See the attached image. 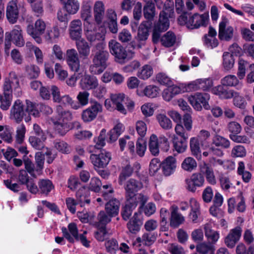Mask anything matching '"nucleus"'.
<instances>
[{"label":"nucleus","mask_w":254,"mask_h":254,"mask_svg":"<svg viewBox=\"0 0 254 254\" xmlns=\"http://www.w3.org/2000/svg\"><path fill=\"white\" fill-rule=\"evenodd\" d=\"M190 143L191 154L195 157L200 156L201 151L198 138L196 137L191 138Z\"/></svg>","instance_id":"obj_51"},{"label":"nucleus","mask_w":254,"mask_h":254,"mask_svg":"<svg viewBox=\"0 0 254 254\" xmlns=\"http://www.w3.org/2000/svg\"><path fill=\"white\" fill-rule=\"evenodd\" d=\"M163 174L166 176L172 174L176 168V159L172 156H169L162 163Z\"/></svg>","instance_id":"obj_25"},{"label":"nucleus","mask_w":254,"mask_h":254,"mask_svg":"<svg viewBox=\"0 0 254 254\" xmlns=\"http://www.w3.org/2000/svg\"><path fill=\"white\" fill-rule=\"evenodd\" d=\"M188 138H181L174 136L173 138V143L175 149L178 153H183L187 148V139Z\"/></svg>","instance_id":"obj_36"},{"label":"nucleus","mask_w":254,"mask_h":254,"mask_svg":"<svg viewBox=\"0 0 254 254\" xmlns=\"http://www.w3.org/2000/svg\"><path fill=\"white\" fill-rule=\"evenodd\" d=\"M106 251L110 254H115L119 250V246L117 241L115 239L107 241L105 244Z\"/></svg>","instance_id":"obj_61"},{"label":"nucleus","mask_w":254,"mask_h":254,"mask_svg":"<svg viewBox=\"0 0 254 254\" xmlns=\"http://www.w3.org/2000/svg\"><path fill=\"white\" fill-rule=\"evenodd\" d=\"M35 160L36 164V173L39 175H41L44 169L45 162L44 154L42 151L37 152L35 155Z\"/></svg>","instance_id":"obj_44"},{"label":"nucleus","mask_w":254,"mask_h":254,"mask_svg":"<svg viewBox=\"0 0 254 254\" xmlns=\"http://www.w3.org/2000/svg\"><path fill=\"white\" fill-rule=\"evenodd\" d=\"M156 119L159 125L163 129L168 130L172 128L171 121L165 114H158L156 116Z\"/></svg>","instance_id":"obj_46"},{"label":"nucleus","mask_w":254,"mask_h":254,"mask_svg":"<svg viewBox=\"0 0 254 254\" xmlns=\"http://www.w3.org/2000/svg\"><path fill=\"white\" fill-rule=\"evenodd\" d=\"M208 18V15L207 14L195 13L191 15L189 13L184 12L179 16L178 21L181 25H186L188 28L193 29L200 26H205L207 24Z\"/></svg>","instance_id":"obj_5"},{"label":"nucleus","mask_w":254,"mask_h":254,"mask_svg":"<svg viewBox=\"0 0 254 254\" xmlns=\"http://www.w3.org/2000/svg\"><path fill=\"white\" fill-rule=\"evenodd\" d=\"M136 129L138 133L140 136L137 139L136 143V150L134 143L132 141L128 142V150L130 154V158L136 159L137 156L142 157L144 156L146 149V142L142 138L146 132L147 127L145 123L141 121H137L136 123Z\"/></svg>","instance_id":"obj_2"},{"label":"nucleus","mask_w":254,"mask_h":254,"mask_svg":"<svg viewBox=\"0 0 254 254\" xmlns=\"http://www.w3.org/2000/svg\"><path fill=\"white\" fill-rule=\"evenodd\" d=\"M5 79H9V84L13 87L14 95L17 97L21 96V91L19 88V79L16 73L13 71L10 72L8 77H6Z\"/></svg>","instance_id":"obj_33"},{"label":"nucleus","mask_w":254,"mask_h":254,"mask_svg":"<svg viewBox=\"0 0 254 254\" xmlns=\"http://www.w3.org/2000/svg\"><path fill=\"white\" fill-rule=\"evenodd\" d=\"M151 24V21H145L140 25L138 30V37L140 40H145L147 38Z\"/></svg>","instance_id":"obj_37"},{"label":"nucleus","mask_w":254,"mask_h":254,"mask_svg":"<svg viewBox=\"0 0 254 254\" xmlns=\"http://www.w3.org/2000/svg\"><path fill=\"white\" fill-rule=\"evenodd\" d=\"M15 136V142L22 143L25 138L26 127L23 124H21L16 128Z\"/></svg>","instance_id":"obj_57"},{"label":"nucleus","mask_w":254,"mask_h":254,"mask_svg":"<svg viewBox=\"0 0 254 254\" xmlns=\"http://www.w3.org/2000/svg\"><path fill=\"white\" fill-rule=\"evenodd\" d=\"M153 73L152 67L149 65H145L138 73V76L143 79H148Z\"/></svg>","instance_id":"obj_59"},{"label":"nucleus","mask_w":254,"mask_h":254,"mask_svg":"<svg viewBox=\"0 0 254 254\" xmlns=\"http://www.w3.org/2000/svg\"><path fill=\"white\" fill-rule=\"evenodd\" d=\"M105 44L101 43L96 44L92 49L91 58L92 64L89 66L90 72L94 74H99L107 67L109 54L105 50Z\"/></svg>","instance_id":"obj_1"},{"label":"nucleus","mask_w":254,"mask_h":254,"mask_svg":"<svg viewBox=\"0 0 254 254\" xmlns=\"http://www.w3.org/2000/svg\"><path fill=\"white\" fill-rule=\"evenodd\" d=\"M45 29L46 24L45 22L43 20L39 19L35 22L34 27L31 24H29L27 26V32L38 43H41L42 39L40 36L44 33Z\"/></svg>","instance_id":"obj_11"},{"label":"nucleus","mask_w":254,"mask_h":254,"mask_svg":"<svg viewBox=\"0 0 254 254\" xmlns=\"http://www.w3.org/2000/svg\"><path fill=\"white\" fill-rule=\"evenodd\" d=\"M228 20L223 18L219 25L218 37L221 40L229 41L233 37L234 30L232 27L228 26L226 28Z\"/></svg>","instance_id":"obj_18"},{"label":"nucleus","mask_w":254,"mask_h":254,"mask_svg":"<svg viewBox=\"0 0 254 254\" xmlns=\"http://www.w3.org/2000/svg\"><path fill=\"white\" fill-rule=\"evenodd\" d=\"M5 40L12 42L18 47H23L25 44L21 28L19 25H15L11 32L5 33Z\"/></svg>","instance_id":"obj_14"},{"label":"nucleus","mask_w":254,"mask_h":254,"mask_svg":"<svg viewBox=\"0 0 254 254\" xmlns=\"http://www.w3.org/2000/svg\"><path fill=\"white\" fill-rule=\"evenodd\" d=\"M169 27V21L166 12L162 10L160 13L158 22L155 24L152 34V40L157 43L160 38L161 33L166 31Z\"/></svg>","instance_id":"obj_8"},{"label":"nucleus","mask_w":254,"mask_h":254,"mask_svg":"<svg viewBox=\"0 0 254 254\" xmlns=\"http://www.w3.org/2000/svg\"><path fill=\"white\" fill-rule=\"evenodd\" d=\"M66 60L69 68L77 72L80 67V61L77 52L74 49H68L66 52Z\"/></svg>","instance_id":"obj_17"},{"label":"nucleus","mask_w":254,"mask_h":254,"mask_svg":"<svg viewBox=\"0 0 254 254\" xmlns=\"http://www.w3.org/2000/svg\"><path fill=\"white\" fill-rule=\"evenodd\" d=\"M212 143L217 147H221L223 148H228L230 145L228 139L218 134H216L213 137Z\"/></svg>","instance_id":"obj_48"},{"label":"nucleus","mask_w":254,"mask_h":254,"mask_svg":"<svg viewBox=\"0 0 254 254\" xmlns=\"http://www.w3.org/2000/svg\"><path fill=\"white\" fill-rule=\"evenodd\" d=\"M142 184L138 181L130 179L128 181V208L134 209L137 205L143 206L148 200V197L135 192L141 189Z\"/></svg>","instance_id":"obj_3"},{"label":"nucleus","mask_w":254,"mask_h":254,"mask_svg":"<svg viewBox=\"0 0 254 254\" xmlns=\"http://www.w3.org/2000/svg\"><path fill=\"white\" fill-rule=\"evenodd\" d=\"M171 217L170 225L171 227L177 228L185 221L184 217L178 212V207L173 205L170 207Z\"/></svg>","instance_id":"obj_22"},{"label":"nucleus","mask_w":254,"mask_h":254,"mask_svg":"<svg viewBox=\"0 0 254 254\" xmlns=\"http://www.w3.org/2000/svg\"><path fill=\"white\" fill-rule=\"evenodd\" d=\"M39 190L41 193L47 195L54 188V186L49 179H41L38 182Z\"/></svg>","instance_id":"obj_35"},{"label":"nucleus","mask_w":254,"mask_h":254,"mask_svg":"<svg viewBox=\"0 0 254 254\" xmlns=\"http://www.w3.org/2000/svg\"><path fill=\"white\" fill-rule=\"evenodd\" d=\"M227 129L230 134H238L242 130V127L237 122H230L227 125Z\"/></svg>","instance_id":"obj_62"},{"label":"nucleus","mask_w":254,"mask_h":254,"mask_svg":"<svg viewBox=\"0 0 254 254\" xmlns=\"http://www.w3.org/2000/svg\"><path fill=\"white\" fill-rule=\"evenodd\" d=\"M200 172L205 175L207 182L212 185L216 184V179L214 175V171L211 166L206 163H204L200 166Z\"/></svg>","instance_id":"obj_27"},{"label":"nucleus","mask_w":254,"mask_h":254,"mask_svg":"<svg viewBox=\"0 0 254 254\" xmlns=\"http://www.w3.org/2000/svg\"><path fill=\"white\" fill-rule=\"evenodd\" d=\"M94 17L98 23L101 22L104 14V5L101 1H97L94 5Z\"/></svg>","instance_id":"obj_43"},{"label":"nucleus","mask_w":254,"mask_h":254,"mask_svg":"<svg viewBox=\"0 0 254 254\" xmlns=\"http://www.w3.org/2000/svg\"><path fill=\"white\" fill-rule=\"evenodd\" d=\"M90 192L84 187L80 188L76 193V200L77 203L83 206L85 204L90 202Z\"/></svg>","instance_id":"obj_28"},{"label":"nucleus","mask_w":254,"mask_h":254,"mask_svg":"<svg viewBox=\"0 0 254 254\" xmlns=\"http://www.w3.org/2000/svg\"><path fill=\"white\" fill-rule=\"evenodd\" d=\"M233 104L234 106L241 108L244 109L247 104V102L244 97L240 96L239 93L233 91Z\"/></svg>","instance_id":"obj_55"},{"label":"nucleus","mask_w":254,"mask_h":254,"mask_svg":"<svg viewBox=\"0 0 254 254\" xmlns=\"http://www.w3.org/2000/svg\"><path fill=\"white\" fill-rule=\"evenodd\" d=\"M90 94L87 91H80L77 95L76 98L78 100L79 109L85 106L88 104Z\"/></svg>","instance_id":"obj_54"},{"label":"nucleus","mask_w":254,"mask_h":254,"mask_svg":"<svg viewBox=\"0 0 254 254\" xmlns=\"http://www.w3.org/2000/svg\"><path fill=\"white\" fill-rule=\"evenodd\" d=\"M94 24H89L88 27L85 31V35L87 40L91 44H98L102 43L105 44L103 42L104 40V35L94 29Z\"/></svg>","instance_id":"obj_16"},{"label":"nucleus","mask_w":254,"mask_h":254,"mask_svg":"<svg viewBox=\"0 0 254 254\" xmlns=\"http://www.w3.org/2000/svg\"><path fill=\"white\" fill-rule=\"evenodd\" d=\"M235 60L233 55L229 52H224L223 55L222 65L226 70H229L234 66Z\"/></svg>","instance_id":"obj_45"},{"label":"nucleus","mask_w":254,"mask_h":254,"mask_svg":"<svg viewBox=\"0 0 254 254\" xmlns=\"http://www.w3.org/2000/svg\"><path fill=\"white\" fill-rule=\"evenodd\" d=\"M76 41V46L80 57L87 59L90 53V46L89 43L83 38Z\"/></svg>","instance_id":"obj_26"},{"label":"nucleus","mask_w":254,"mask_h":254,"mask_svg":"<svg viewBox=\"0 0 254 254\" xmlns=\"http://www.w3.org/2000/svg\"><path fill=\"white\" fill-rule=\"evenodd\" d=\"M56 115L51 118L54 125L55 130L61 135H64L68 130L67 122L72 118L71 113L68 111L64 110L61 105L56 107Z\"/></svg>","instance_id":"obj_4"},{"label":"nucleus","mask_w":254,"mask_h":254,"mask_svg":"<svg viewBox=\"0 0 254 254\" xmlns=\"http://www.w3.org/2000/svg\"><path fill=\"white\" fill-rule=\"evenodd\" d=\"M222 85L227 87H237L241 88L242 83L239 81L237 77L234 75L229 74L225 76L221 80Z\"/></svg>","instance_id":"obj_31"},{"label":"nucleus","mask_w":254,"mask_h":254,"mask_svg":"<svg viewBox=\"0 0 254 254\" xmlns=\"http://www.w3.org/2000/svg\"><path fill=\"white\" fill-rule=\"evenodd\" d=\"M80 3L78 0H67L64 3V7L68 14H74L78 11Z\"/></svg>","instance_id":"obj_40"},{"label":"nucleus","mask_w":254,"mask_h":254,"mask_svg":"<svg viewBox=\"0 0 254 254\" xmlns=\"http://www.w3.org/2000/svg\"><path fill=\"white\" fill-rule=\"evenodd\" d=\"M18 0H11L7 5L6 16L8 21L13 24L17 21L19 11L17 7Z\"/></svg>","instance_id":"obj_19"},{"label":"nucleus","mask_w":254,"mask_h":254,"mask_svg":"<svg viewBox=\"0 0 254 254\" xmlns=\"http://www.w3.org/2000/svg\"><path fill=\"white\" fill-rule=\"evenodd\" d=\"M125 128V127L122 123L118 122L114 126V127L112 129H111L108 133L109 138L107 139V141L113 142L117 140L119 136L120 135V134L117 133V131H116V128Z\"/></svg>","instance_id":"obj_56"},{"label":"nucleus","mask_w":254,"mask_h":254,"mask_svg":"<svg viewBox=\"0 0 254 254\" xmlns=\"http://www.w3.org/2000/svg\"><path fill=\"white\" fill-rule=\"evenodd\" d=\"M109 47L111 54L117 59V61L121 64L125 63L127 57L126 49L115 41L110 42Z\"/></svg>","instance_id":"obj_15"},{"label":"nucleus","mask_w":254,"mask_h":254,"mask_svg":"<svg viewBox=\"0 0 254 254\" xmlns=\"http://www.w3.org/2000/svg\"><path fill=\"white\" fill-rule=\"evenodd\" d=\"M143 14L148 21L151 22L155 15V7L153 3L149 1L146 3L143 8Z\"/></svg>","instance_id":"obj_42"},{"label":"nucleus","mask_w":254,"mask_h":254,"mask_svg":"<svg viewBox=\"0 0 254 254\" xmlns=\"http://www.w3.org/2000/svg\"><path fill=\"white\" fill-rule=\"evenodd\" d=\"M39 137L31 136L29 138V141L31 146L35 149L39 150H42L45 149L44 141Z\"/></svg>","instance_id":"obj_50"},{"label":"nucleus","mask_w":254,"mask_h":254,"mask_svg":"<svg viewBox=\"0 0 254 254\" xmlns=\"http://www.w3.org/2000/svg\"><path fill=\"white\" fill-rule=\"evenodd\" d=\"M205 236L211 244H215L219 238V234L218 231L212 229V224L207 223L204 225Z\"/></svg>","instance_id":"obj_29"},{"label":"nucleus","mask_w":254,"mask_h":254,"mask_svg":"<svg viewBox=\"0 0 254 254\" xmlns=\"http://www.w3.org/2000/svg\"><path fill=\"white\" fill-rule=\"evenodd\" d=\"M106 137V130L102 129L98 137H94V141L95 143L94 148L97 149H102L105 145V139Z\"/></svg>","instance_id":"obj_49"},{"label":"nucleus","mask_w":254,"mask_h":254,"mask_svg":"<svg viewBox=\"0 0 254 254\" xmlns=\"http://www.w3.org/2000/svg\"><path fill=\"white\" fill-rule=\"evenodd\" d=\"M102 111V106L97 101H93L91 105L84 110L81 114V118L84 122L89 123L93 121L99 113Z\"/></svg>","instance_id":"obj_10"},{"label":"nucleus","mask_w":254,"mask_h":254,"mask_svg":"<svg viewBox=\"0 0 254 254\" xmlns=\"http://www.w3.org/2000/svg\"><path fill=\"white\" fill-rule=\"evenodd\" d=\"M28 77L30 79L37 78L40 74V70L39 67L35 65H30L26 68Z\"/></svg>","instance_id":"obj_60"},{"label":"nucleus","mask_w":254,"mask_h":254,"mask_svg":"<svg viewBox=\"0 0 254 254\" xmlns=\"http://www.w3.org/2000/svg\"><path fill=\"white\" fill-rule=\"evenodd\" d=\"M241 34L243 39L246 41L254 42V32L247 28L241 29Z\"/></svg>","instance_id":"obj_64"},{"label":"nucleus","mask_w":254,"mask_h":254,"mask_svg":"<svg viewBox=\"0 0 254 254\" xmlns=\"http://www.w3.org/2000/svg\"><path fill=\"white\" fill-rule=\"evenodd\" d=\"M191 202L193 204L194 208H192L189 215V218L192 222L196 223L197 222L198 216L200 215L199 205L195 200H192Z\"/></svg>","instance_id":"obj_58"},{"label":"nucleus","mask_w":254,"mask_h":254,"mask_svg":"<svg viewBox=\"0 0 254 254\" xmlns=\"http://www.w3.org/2000/svg\"><path fill=\"white\" fill-rule=\"evenodd\" d=\"M9 118L14 122L19 124L24 119L28 123L31 120L29 115H27L25 105L20 99L16 100L10 110Z\"/></svg>","instance_id":"obj_6"},{"label":"nucleus","mask_w":254,"mask_h":254,"mask_svg":"<svg viewBox=\"0 0 254 254\" xmlns=\"http://www.w3.org/2000/svg\"><path fill=\"white\" fill-rule=\"evenodd\" d=\"M68 229L72 237L71 236L65 227H63L62 231L64 237L70 243H73L75 239L76 241H80L85 247H89L90 242L87 240L86 237L83 234L78 235V229L76 225L74 223H69L68 225Z\"/></svg>","instance_id":"obj_7"},{"label":"nucleus","mask_w":254,"mask_h":254,"mask_svg":"<svg viewBox=\"0 0 254 254\" xmlns=\"http://www.w3.org/2000/svg\"><path fill=\"white\" fill-rule=\"evenodd\" d=\"M82 22L79 19L72 20L69 25V34L70 38L77 40L81 38L82 32Z\"/></svg>","instance_id":"obj_24"},{"label":"nucleus","mask_w":254,"mask_h":254,"mask_svg":"<svg viewBox=\"0 0 254 254\" xmlns=\"http://www.w3.org/2000/svg\"><path fill=\"white\" fill-rule=\"evenodd\" d=\"M149 150L153 155H157L159 152L158 138L154 134L151 135L149 143Z\"/></svg>","instance_id":"obj_52"},{"label":"nucleus","mask_w":254,"mask_h":254,"mask_svg":"<svg viewBox=\"0 0 254 254\" xmlns=\"http://www.w3.org/2000/svg\"><path fill=\"white\" fill-rule=\"evenodd\" d=\"M26 106H25V110L27 115L33 116L35 117H38L40 115L39 109L38 107L39 104H36L30 101L29 100H26Z\"/></svg>","instance_id":"obj_38"},{"label":"nucleus","mask_w":254,"mask_h":254,"mask_svg":"<svg viewBox=\"0 0 254 254\" xmlns=\"http://www.w3.org/2000/svg\"><path fill=\"white\" fill-rule=\"evenodd\" d=\"M242 232V228L239 226L232 229L225 238V243L226 245L230 248H234L236 244L239 240L241 236Z\"/></svg>","instance_id":"obj_20"},{"label":"nucleus","mask_w":254,"mask_h":254,"mask_svg":"<svg viewBox=\"0 0 254 254\" xmlns=\"http://www.w3.org/2000/svg\"><path fill=\"white\" fill-rule=\"evenodd\" d=\"M181 167L184 171L191 172L196 169L197 162L193 158L188 157L182 162Z\"/></svg>","instance_id":"obj_41"},{"label":"nucleus","mask_w":254,"mask_h":254,"mask_svg":"<svg viewBox=\"0 0 254 254\" xmlns=\"http://www.w3.org/2000/svg\"><path fill=\"white\" fill-rule=\"evenodd\" d=\"M176 37L172 31H168L160 38L162 45L166 47H172L176 43Z\"/></svg>","instance_id":"obj_39"},{"label":"nucleus","mask_w":254,"mask_h":254,"mask_svg":"<svg viewBox=\"0 0 254 254\" xmlns=\"http://www.w3.org/2000/svg\"><path fill=\"white\" fill-rule=\"evenodd\" d=\"M142 225V220L141 214L135 212L130 220L129 223L128 224V230L130 233L135 234L140 231Z\"/></svg>","instance_id":"obj_23"},{"label":"nucleus","mask_w":254,"mask_h":254,"mask_svg":"<svg viewBox=\"0 0 254 254\" xmlns=\"http://www.w3.org/2000/svg\"><path fill=\"white\" fill-rule=\"evenodd\" d=\"M209 99V95L206 93H196L188 98L190 104L197 111L201 110L202 106L207 110L210 109V106L208 104Z\"/></svg>","instance_id":"obj_9"},{"label":"nucleus","mask_w":254,"mask_h":254,"mask_svg":"<svg viewBox=\"0 0 254 254\" xmlns=\"http://www.w3.org/2000/svg\"><path fill=\"white\" fill-rule=\"evenodd\" d=\"M81 89L89 90L96 88L98 86V81L95 76L86 74L81 79L79 82Z\"/></svg>","instance_id":"obj_21"},{"label":"nucleus","mask_w":254,"mask_h":254,"mask_svg":"<svg viewBox=\"0 0 254 254\" xmlns=\"http://www.w3.org/2000/svg\"><path fill=\"white\" fill-rule=\"evenodd\" d=\"M196 251L201 254H214L215 248L211 244L201 243L196 247Z\"/></svg>","instance_id":"obj_47"},{"label":"nucleus","mask_w":254,"mask_h":254,"mask_svg":"<svg viewBox=\"0 0 254 254\" xmlns=\"http://www.w3.org/2000/svg\"><path fill=\"white\" fill-rule=\"evenodd\" d=\"M107 234L105 227H98L97 230L94 232V237L98 241L103 242L106 239Z\"/></svg>","instance_id":"obj_63"},{"label":"nucleus","mask_w":254,"mask_h":254,"mask_svg":"<svg viewBox=\"0 0 254 254\" xmlns=\"http://www.w3.org/2000/svg\"><path fill=\"white\" fill-rule=\"evenodd\" d=\"M186 189L190 191L195 192L197 188L204 186V178L201 173H193L190 179H186Z\"/></svg>","instance_id":"obj_13"},{"label":"nucleus","mask_w":254,"mask_h":254,"mask_svg":"<svg viewBox=\"0 0 254 254\" xmlns=\"http://www.w3.org/2000/svg\"><path fill=\"white\" fill-rule=\"evenodd\" d=\"M224 85H219L212 89V92L213 94L219 96L222 99H230L233 97V90H227Z\"/></svg>","instance_id":"obj_34"},{"label":"nucleus","mask_w":254,"mask_h":254,"mask_svg":"<svg viewBox=\"0 0 254 254\" xmlns=\"http://www.w3.org/2000/svg\"><path fill=\"white\" fill-rule=\"evenodd\" d=\"M159 88L155 85H150L145 87L143 90L144 95L149 98L156 97L159 94Z\"/></svg>","instance_id":"obj_53"},{"label":"nucleus","mask_w":254,"mask_h":254,"mask_svg":"<svg viewBox=\"0 0 254 254\" xmlns=\"http://www.w3.org/2000/svg\"><path fill=\"white\" fill-rule=\"evenodd\" d=\"M125 98V95L122 93L111 95L112 103L116 106L118 111L124 114H126V110L122 104Z\"/></svg>","instance_id":"obj_32"},{"label":"nucleus","mask_w":254,"mask_h":254,"mask_svg":"<svg viewBox=\"0 0 254 254\" xmlns=\"http://www.w3.org/2000/svg\"><path fill=\"white\" fill-rule=\"evenodd\" d=\"M90 158L94 167L103 168L107 166L112 157L110 152L102 150L98 154H91Z\"/></svg>","instance_id":"obj_12"},{"label":"nucleus","mask_w":254,"mask_h":254,"mask_svg":"<svg viewBox=\"0 0 254 254\" xmlns=\"http://www.w3.org/2000/svg\"><path fill=\"white\" fill-rule=\"evenodd\" d=\"M120 202L116 198H112L109 200L106 203L105 210L108 214L111 217L117 215L119 211Z\"/></svg>","instance_id":"obj_30"}]
</instances>
